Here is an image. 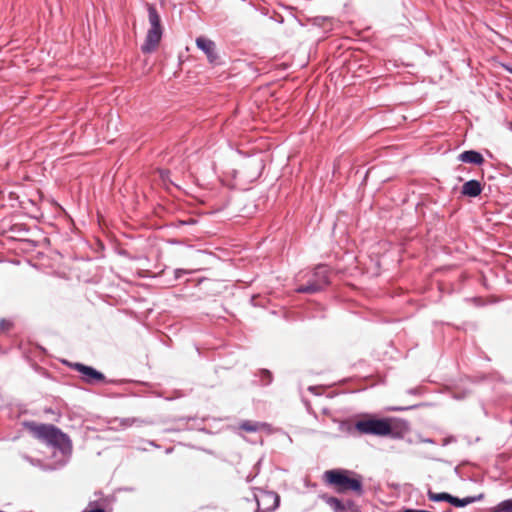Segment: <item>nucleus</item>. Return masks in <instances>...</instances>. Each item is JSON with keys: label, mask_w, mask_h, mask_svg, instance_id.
<instances>
[{"label": "nucleus", "mask_w": 512, "mask_h": 512, "mask_svg": "<svg viewBox=\"0 0 512 512\" xmlns=\"http://www.w3.org/2000/svg\"><path fill=\"white\" fill-rule=\"evenodd\" d=\"M25 425L34 437L60 451L62 456L65 458L62 461V465L67 462L72 452V443L65 433L51 424L27 422Z\"/></svg>", "instance_id": "f257e3e1"}, {"label": "nucleus", "mask_w": 512, "mask_h": 512, "mask_svg": "<svg viewBox=\"0 0 512 512\" xmlns=\"http://www.w3.org/2000/svg\"><path fill=\"white\" fill-rule=\"evenodd\" d=\"M326 482L336 489L337 492L354 491L358 495L363 494L362 477L355 475L348 470H328L324 473Z\"/></svg>", "instance_id": "f03ea898"}, {"label": "nucleus", "mask_w": 512, "mask_h": 512, "mask_svg": "<svg viewBox=\"0 0 512 512\" xmlns=\"http://www.w3.org/2000/svg\"><path fill=\"white\" fill-rule=\"evenodd\" d=\"M147 11L150 28L148 29L145 41L141 46L143 53L153 52L159 45L163 34L161 17L156 7L152 4H147Z\"/></svg>", "instance_id": "7ed1b4c3"}, {"label": "nucleus", "mask_w": 512, "mask_h": 512, "mask_svg": "<svg viewBox=\"0 0 512 512\" xmlns=\"http://www.w3.org/2000/svg\"><path fill=\"white\" fill-rule=\"evenodd\" d=\"M305 284H300L296 292L303 294H314L322 291L329 285V270L325 265H318L312 272L306 273Z\"/></svg>", "instance_id": "20e7f679"}, {"label": "nucleus", "mask_w": 512, "mask_h": 512, "mask_svg": "<svg viewBox=\"0 0 512 512\" xmlns=\"http://www.w3.org/2000/svg\"><path fill=\"white\" fill-rule=\"evenodd\" d=\"M356 430L365 435L389 436L393 429L389 419L367 418L355 423Z\"/></svg>", "instance_id": "39448f33"}, {"label": "nucleus", "mask_w": 512, "mask_h": 512, "mask_svg": "<svg viewBox=\"0 0 512 512\" xmlns=\"http://www.w3.org/2000/svg\"><path fill=\"white\" fill-rule=\"evenodd\" d=\"M72 368L82 375V380L87 384L106 382L105 375L91 366L82 363H74Z\"/></svg>", "instance_id": "423d86ee"}, {"label": "nucleus", "mask_w": 512, "mask_h": 512, "mask_svg": "<svg viewBox=\"0 0 512 512\" xmlns=\"http://www.w3.org/2000/svg\"><path fill=\"white\" fill-rule=\"evenodd\" d=\"M196 46L205 53L208 61L211 64L216 65L219 63V57L216 52V44L214 43V41L206 37L200 36L196 38Z\"/></svg>", "instance_id": "0eeeda50"}, {"label": "nucleus", "mask_w": 512, "mask_h": 512, "mask_svg": "<svg viewBox=\"0 0 512 512\" xmlns=\"http://www.w3.org/2000/svg\"><path fill=\"white\" fill-rule=\"evenodd\" d=\"M326 503L334 512H360L358 506L351 500L343 502L336 497H327Z\"/></svg>", "instance_id": "6e6552de"}, {"label": "nucleus", "mask_w": 512, "mask_h": 512, "mask_svg": "<svg viewBox=\"0 0 512 512\" xmlns=\"http://www.w3.org/2000/svg\"><path fill=\"white\" fill-rule=\"evenodd\" d=\"M483 187L478 180H469L462 186L461 193L468 197H477L481 194Z\"/></svg>", "instance_id": "1a4fd4ad"}, {"label": "nucleus", "mask_w": 512, "mask_h": 512, "mask_svg": "<svg viewBox=\"0 0 512 512\" xmlns=\"http://www.w3.org/2000/svg\"><path fill=\"white\" fill-rule=\"evenodd\" d=\"M459 161L463 163H471L475 165H481L484 163V157L481 153L475 150H467L459 154Z\"/></svg>", "instance_id": "9d476101"}, {"label": "nucleus", "mask_w": 512, "mask_h": 512, "mask_svg": "<svg viewBox=\"0 0 512 512\" xmlns=\"http://www.w3.org/2000/svg\"><path fill=\"white\" fill-rule=\"evenodd\" d=\"M484 499V494L480 493L475 496H467L465 498H458L455 496L450 495V501L449 503L455 507H465L469 504L479 502Z\"/></svg>", "instance_id": "9b49d317"}, {"label": "nucleus", "mask_w": 512, "mask_h": 512, "mask_svg": "<svg viewBox=\"0 0 512 512\" xmlns=\"http://www.w3.org/2000/svg\"><path fill=\"white\" fill-rule=\"evenodd\" d=\"M266 427L265 423L245 420L240 424V428L246 432H257L261 428Z\"/></svg>", "instance_id": "f8f14e48"}, {"label": "nucleus", "mask_w": 512, "mask_h": 512, "mask_svg": "<svg viewBox=\"0 0 512 512\" xmlns=\"http://www.w3.org/2000/svg\"><path fill=\"white\" fill-rule=\"evenodd\" d=\"M450 495L451 494L446 493V492L436 493V492H433L431 490H429L428 493H427L428 499L433 501V502L446 501V502L449 503Z\"/></svg>", "instance_id": "ddd939ff"}, {"label": "nucleus", "mask_w": 512, "mask_h": 512, "mask_svg": "<svg viewBox=\"0 0 512 512\" xmlns=\"http://www.w3.org/2000/svg\"><path fill=\"white\" fill-rule=\"evenodd\" d=\"M489 512H512V499H507L492 507Z\"/></svg>", "instance_id": "4468645a"}, {"label": "nucleus", "mask_w": 512, "mask_h": 512, "mask_svg": "<svg viewBox=\"0 0 512 512\" xmlns=\"http://www.w3.org/2000/svg\"><path fill=\"white\" fill-rule=\"evenodd\" d=\"M260 378L263 385H269L273 380L272 373L266 369L260 371Z\"/></svg>", "instance_id": "2eb2a0df"}, {"label": "nucleus", "mask_w": 512, "mask_h": 512, "mask_svg": "<svg viewBox=\"0 0 512 512\" xmlns=\"http://www.w3.org/2000/svg\"><path fill=\"white\" fill-rule=\"evenodd\" d=\"M144 423L143 420L138 418H123L120 420V424L124 427L132 426L133 424H142Z\"/></svg>", "instance_id": "dca6fc26"}, {"label": "nucleus", "mask_w": 512, "mask_h": 512, "mask_svg": "<svg viewBox=\"0 0 512 512\" xmlns=\"http://www.w3.org/2000/svg\"><path fill=\"white\" fill-rule=\"evenodd\" d=\"M83 512H105L103 508L96 507V502H89L87 509Z\"/></svg>", "instance_id": "f3484780"}, {"label": "nucleus", "mask_w": 512, "mask_h": 512, "mask_svg": "<svg viewBox=\"0 0 512 512\" xmlns=\"http://www.w3.org/2000/svg\"><path fill=\"white\" fill-rule=\"evenodd\" d=\"M23 458L27 462H29L31 465H33V466H39L40 465V460H38V459L31 458V457H29L27 455L23 456Z\"/></svg>", "instance_id": "a211bd4d"}, {"label": "nucleus", "mask_w": 512, "mask_h": 512, "mask_svg": "<svg viewBox=\"0 0 512 512\" xmlns=\"http://www.w3.org/2000/svg\"><path fill=\"white\" fill-rule=\"evenodd\" d=\"M10 326H11V323H10L9 321H7V320H5V319H2V320L0 321V329H1V330H7V329H9V328H10Z\"/></svg>", "instance_id": "6ab92c4d"}, {"label": "nucleus", "mask_w": 512, "mask_h": 512, "mask_svg": "<svg viewBox=\"0 0 512 512\" xmlns=\"http://www.w3.org/2000/svg\"><path fill=\"white\" fill-rule=\"evenodd\" d=\"M183 274H186V271H185V270H182V269H177V270H175V278H177V279H178V278H180V277H181V275H183Z\"/></svg>", "instance_id": "aec40b11"}, {"label": "nucleus", "mask_w": 512, "mask_h": 512, "mask_svg": "<svg viewBox=\"0 0 512 512\" xmlns=\"http://www.w3.org/2000/svg\"><path fill=\"white\" fill-rule=\"evenodd\" d=\"M409 393H411V394H415V393H416V390H415V389H411V390H409Z\"/></svg>", "instance_id": "412c9836"}, {"label": "nucleus", "mask_w": 512, "mask_h": 512, "mask_svg": "<svg viewBox=\"0 0 512 512\" xmlns=\"http://www.w3.org/2000/svg\"><path fill=\"white\" fill-rule=\"evenodd\" d=\"M406 408H394V410H398V411H401V410H405Z\"/></svg>", "instance_id": "4be33fe9"}, {"label": "nucleus", "mask_w": 512, "mask_h": 512, "mask_svg": "<svg viewBox=\"0 0 512 512\" xmlns=\"http://www.w3.org/2000/svg\"><path fill=\"white\" fill-rule=\"evenodd\" d=\"M278 503H279V497L276 496V505L278 506Z\"/></svg>", "instance_id": "5701e85b"}, {"label": "nucleus", "mask_w": 512, "mask_h": 512, "mask_svg": "<svg viewBox=\"0 0 512 512\" xmlns=\"http://www.w3.org/2000/svg\"><path fill=\"white\" fill-rule=\"evenodd\" d=\"M508 71H510L512 73V69L511 68H507Z\"/></svg>", "instance_id": "b1692460"}]
</instances>
